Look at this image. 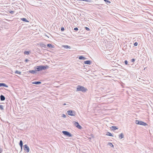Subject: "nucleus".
Listing matches in <instances>:
<instances>
[{
    "mask_svg": "<svg viewBox=\"0 0 153 153\" xmlns=\"http://www.w3.org/2000/svg\"><path fill=\"white\" fill-rule=\"evenodd\" d=\"M87 90V89L82 86L80 85L77 86L76 88V91H82L83 92H85Z\"/></svg>",
    "mask_w": 153,
    "mask_h": 153,
    "instance_id": "obj_2",
    "label": "nucleus"
},
{
    "mask_svg": "<svg viewBox=\"0 0 153 153\" xmlns=\"http://www.w3.org/2000/svg\"><path fill=\"white\" fill-rule=\"evenodd\" d=\"M74 30H75L77 31L78 30V28H77V27H75L74 28Z\"/></svg>",
    "mask_w": 153,
    "mask_h": 153,
    "instance_id": "obj_34",
    "label": "nucleus"
},
{
    "mask_svg": "<svg viewBox=\"0 0 153 153\" xmlns=\"http://www.w3.org/2000/svg\"><path fill=\"white\" fill-rule=\"evenodd\" d=\"M61 30L62 31H63L64 30V28L63 27H61Z\"/></svg>",
    "mask_w": 153,
    "mask_h": 153,
    "instance_id": "obj_28",
    "label": "nucleus"
},
{
    "mask_svg": "<svg viewBox=\"0 0 153 153\" xmlns=\"http://www.w3.org/2000/svg\"><path fill=\"white\" fill-rule=\"evenodd\" d=\"M119 138L121 139L123 138L124 137V135H123V133H121V134H120L119 135Z\"/></svg>",
    "mask_w": 153,
    "mask_h": 153,
    "instance_id": "obj_13",
    "label": "nucleus"
},
{
    "mask_svg": "<svg viewBox=\"0 0 153 153\" xmlns=\"http://www.w3.org/2000/svg\"><path fill=\"white\" fill-rule=\"evenodd\" d=\"M3 86L5 87H8V86L4 83H0V87Z\"/></svg>",
    "mask_w": 153,
    "mask_h": 153,
    "instance_id": "obj_10",
    "label": "nucleus"
},
{
    "mask_svg": "<svg viewBox=\"0 0 153 153\" xmlns=\"http://www.w3.org/2000/svg\"><path fill=\"white\" fill-rule=\"evenodd\" d=\"M33 84H36V85H39L41 83V82L39 81L38 82H34L32 83Z\"/></svg>",
    "mask_w": 153,
    "mask_h": 153,
    "instance_id": "obj_12",
    "label": "nucleus"
},
{
    "mask_svg": "<svg viewBox=\"0 0 153 153\" xmlns=\"http://www.w3.org/2000/svg\"><path fill=\"white\" fill-rule=\"evenodd\" d=\"M3 151V149L1 147H0V153H1Z\"/></svg>",
    "mask_w": 153,
    "mask_h": 153,
    "instance_id": "obj_33",
    "label": "nucleus"
},
{
    "mask_svg": "<svg viewBox=\"0 0 153 153\" xmlns=\"http://www.w3.org/2000/svg\"><path fill=\"white\" fill-rule=\"evenodd\" d=\"M30 52L29 51H25L24 52V54L26 55H28L29 53Z\"/></svg>",
    "mask_w": 153,
    "mask_h": 153,
    "instance_id": "obj_24",
    "label": "nucleus"
},
{
    "mask_svg": "<svg viewBox=\"0 0 153 153\" xmlns=\"http://www.w3.org/2000/svg\"><path fill=\"white\" fill-rule=\"evenodd\" d=\"M19 145L20 146V147H22V146H23V142L22 140H20V141Z\"/></svg>",
    "mask_w": 153,
    "mask_h": 153,
    "instance_id": "obj_19",
    "label": "nucleus"
},
{
    "mask_svg": "<svg viewBox=\"0 0 153 153\" xmlns=\"http://www.w3.org/2000/svg\"><path fill=\"white\" fill-rule=\"evenodd\" d=\"M124 63L126 65H127L128 64V61L127 60H125L124 61Z\"/></svg>",
    "mask_w": 153,
    "mask_h": 153,
    "instance_id": "obj_29",
    "label": "nucleus"
},
{
    "mask_svg": "<svg viewBox=\"0 0 153 153\" xmlns=\"http://www.w3.org/2000/svg\"><path fill=\"white\" fill-rule=\"evenodd\" d=\"M28 61V60L27 59H26L25 60V62H27Z\"/></svg>",
    "mask_w": 153,
    "mask_h": 153,
    "instance_id": "obj_36",
    "label": "nucleus"
},
{
    "mask_svg": "<svg viewBox=\"0 0 153 153\" xmlns=\"http://www.w3.org/2000/svg\"><path fill=\"white\" fill-rule=\"evenodd\" d=\"M62 46L65 48H66V49H67V48L70 49L71 48L70 46H68V45H63Z\"/></svg>",
    "mask_w": 153,
    "mask_h": 153,
    "instance_id": "obj_15",
    "label": "nucleus"
},
{
    "mask_svg": "<svg viewBox=\"0 0 153 153\" xmlns=\"http://www.w3.org/2000/svg\"><path fill=\"white\" fill-rule=\"evenodd\" d=\"M47 47H49V48H52L53 47H52V45L51 44H48L47 45Z\"/></svg>",
    "mask_w": 153,
    "mask_h": 153,
    "instance_id": "obj_25",
    "label": "nucleus"
},
{
    "mask_svg": "<svg viewBox=\"0 0 153 153\" xmlns=\"http://www.w3.org/2000/svg\"><path fill=\"white\" fill-rule=\"evenodd\" d=\"M79 59H83L85 60L86 59V58L83 56H81L79 57Z\"/></svg>",
    "mask_w": 153,
    "mask_h": 153,
    "instance_id": "obj_14",
    "label": "nucleus"
},
{
    "mask_svg": "<svg viewBox=\"0 0 153 153\" xmlns=\"http://www.w3.org/2000/svg\"><path fill=\"white\" fill-rule=\"evenodd\" d=\"M22 20L23 22H29V21L28 20H27L25 18H22L21 19Z\"/></svg>",
    "mask_w": 153,
    "mask_h": 153,
    "instance_id": "obj_17",
    "label": "nucleus"
},
{
    "mask_svg": "<svg viewBox=\"0 0 153 153\" xmlns=\"http://www.w3.org/2000/svg\"><path fill=\"white\" fill-rule=\"evenodd\" d=\"M137 45H138V43L137 42H136L134 44V46H137Z\"/></svg>",
    "mask_w": 153,
    "mask_h": 153,
    "instance_id": "obj_30",
    "label": "nucleus"
},
{
    "mask_svg": "<svg viewBox=\"0 0 153 153\" xmlns=\"http://www.w3.org/2000/svg\"><path fill=\"white\" fill-rule=\"evenodd\" d=\"M9 12L10 13H11L12 14H13L14 13V11H10Z\"/></svg>",
    "mask_w": 153,
    "mask_h": 153,
    "instance_id": "obj_32",
    "label": "nucleus"
},
{
    "mask_svg": "<svg viewBox=\"0 0 153 153\" xmlns=\"http://www.w3.org/2000/svg\"><path fill=\"white\" fill-rule=\"evenodd\" d=\"M85 29L88 31H89L90 30L89 28L88 27H85Z\"/></svg>",
    "mask_w": 153,
    "mask_h": 153,
    "instance_id": "obj_31",
    "label": "nucleus"
},
{
    "mask_svg": "<svg viewBox=\"0 0 153 153\" xmlns=\"http://www.w3.org/2000/svg\"><path fill=\"white\" fill-rule=\"evenodd\" d=\"M21 151H22V147H21Z\"/></svg>",
    "mask_w": 153,
    "mask_h": 153,
    "instance_id": "obj_37",
    "label": "nucleus"
},
{
    "mask_svg": "<svg viewBox=\"0 0 153 153\" xmlns=\"http://www.w3.org/2000/svg\"><path fill=\"white\" fill-rule=\"evenodd\" d=\"M36 71L35 70H29L28 72L32 74H34L36 73Z\"/></svg>",
    "mask_w": 153,
    "mask_h": 153,
    "instance_id": "obj_11",
    "label": "nucleus"
},
{
    "mask_svg": "<svg viewBox=\"0 0 153 153\" xmlns=\"http://www.w3.org/2000/svg\"><path fill=\"white\" fill-rule=\"evenodd\" d=\"M112 129L113 130H115L118 129V128L116 126H112Z\"/></svg>",
    "mask_w": 153,
    "mask_h": 153,
    "instance_id": "obj_20",
    "label": "nucleus"
},
{
    "mask_svg": "<svg viewBox=\"0 0 153 153\" xmlns=\"http://www.w3.org/2000/svg\"><path fill=\"white\" fill-rule=\"evenodd\" d=\"M15 74H21V72L20 71H17V70L16 71H15Z\"/></svg>",
    "mask_w": 153,
    "mask_h": 153,
    "instance_id": "obj_22",
    "label": "nucleus"
},
{
    "mask_svg": "<svg viewBox=\"0 0 153 153\" xmlns=\"http://www.w3.org/2000/svg\"><path fill=\"white\" fill-rule=\"evenodd\" d=\"M135 61V59H132L131 60V62L132 63H133Z\"/></svg>",
    "mask_w": 153,
    "mask_h": 153,
    "instance_id": "obj_27",
    "label": "nucleus"
},
{
    "mask_svg": "<svg viewBox=\"0 0 153 153\" xmlns=\"http://www.w3.org/2000/svg\"><path fill=\"white\" fill-rule=\"evenodd\" d=\"M48 66L47 65L44 66L41 65L35 67H34V69L36 71H39L45 70V69L48 68Z\"/></svg>",
    "mask_w": 153,
    "mask_h": 153,
    "instance_id": "obj_1",
    "label": "nucleus"
},
{
    "mask_svg": "<svg viewBox=\"0 0 153 153\" xmlns=\"http://www.w3.org/2000/svg\"><path fill=\"white\" fill-rule=\"evenodd\" d=\"M68 114L71 116H74L75 115V112L72 110H69L67 112Z\"/></svg>",
    "mask_w": 153,
    "mask_h": 153,
    "instance_id": "obj_5",
    "label": "nucleus"
},
{
    "mask_svg": "<svg viewBox=\"0 0 153 153\" xmlns=\"http://www.w3.org/2000/svg\"><path fill=\"white\" fill-rule=\"evenodd\" d=\"M0 98L1 101H4L5 100V97L2 95H1L0 96Z\"/></svg>",
    "mask_w": 153,
    "mask_h": 153,
    "instance_id": "obj_8",
    "label": "nucleus"
},
{
    "mask_svg": "<svg viewBox=\"0 0 153 153\" xmlns=\"http://www.w3.org/2000/svg\"><path fill=\"white\" fill-rule=\"evenodd\" d=\"M106 135H108V136H111V137H113V135H112V134L111 133L109 132H107V134H106Z\"/></svg>",
    "mask_w": 153,
    "mask_h": 153,
    "instance_id": "obj_16",
    "label": "nucleus"
},
{
    "mask_svg": "<svg viewBox=\"0 0 153 153\" xmlns=\"http://www.w3.org/2000/svg\"><path fill=\"white\" fill-rule=\"evenodd\" d=\"M0 109L1 110H4V109L3 105H0Z\"/></svg>",
    "mask_w": 153,
    "mask_h": 153,
    "instance_id": "obj_23",
    "label": "nucleus"
},
{
    "mask_svg": "<svg viewBox=\"0 0 153 153\" xmlns=\"http://www.w3.org/2000/svg\"><path fill=\"white\" fill-rule=\"evenodd\" d=\"M135 123L137 124L143 125L144 126H146L148 125L146 123H144L143 121H140L137 120H135Z\"/></svg>",
    "mask_w": 153,
    "mask_h": 153,
    "instance_id": "obj_3",
    "label": "nucleus"
},
{
    "mask_svg": "<svg viewBox=\"0 0 153 153\" xmlns=\"http://www.w3.org/2000/svg\"><path fill=\"white\" fill-rule=\"evenodd\" d=\"M62 117H65L66 115L64 114H63Z\"/></svg>",
    "mask_w": 153,
    "mask_h": 153,
    "instance_id": "obj_35",
    "label": "nucleus"
},
{
    "mask_svg": "<svg viewBox=\"0 0 153 153\" xmlns=\"http://www.w3.org/2000/svg\"><path fill=\"white\" fill-rule=\"evenodd\" d=\"M84 63L85 64L88 65H90L91 63V62L90 60H87L84 62Z\"/></svg>",
    "mask_w": 153,
    "mask_h": 153,
    "instance_id": "obj_9",
    "label": "nucleus"
},
{
    "mask_svg": "<svg viewBox=\"0 0 153 153\" xmlns=\"http://www.w3.org/2000/svg\"><path fill=\"white\" fill-rule=\"evenodd\" d=\"M62 133L64 135H66L69 137H71L72 136L71 134L68 131H62Z\"/></svg>",
    "mask_w": 153,
    "mask_h": 153,
    "instance_id": "obj_4",
    "label": "nucleus"
},
{
    "mask_svg": "<svg viewBox=\"0 0 153 153\" xmlns=\"http://www.w3.org/2000/svg\"><path fill=\"white\" fill-rule=\"evenodd\" d=\"M108 145L111 146V147H114V145H113V144L111 143H110V142H109L108 143Z\"/></svg>",
    "mask_w": 153,
    "mask_h": 153,
    "instance_id": "obj_21",
    "label": "nucleus"
},
{
    "mask_svg": "<svg viewBox=\"0 0 153 153\" xmlns=\"http://www.w3.org/2000/svg\"><path fill=\"white\" fill-rule=\"evenodd\" d=\"M77 1H84L88 2H91V0H77Z\"/></svg>",
    "mask_w": 153,
    "mask_h": 153,
    "instance_id": "obj_18",
    "label": "nucleus"
},
{
    "mask_svg": "<svg viewBox=\"0 0 153 153\" xmlns=\"http://www.w3.org/2000/svg\"><path fill=\"white\" fill-rule=\"evenodd\" d=\"M74 125L77 128L79 129H81L82 128V126H80L79 123L77 122H75L74 123Z\"/></svg>",
    "mask_w": 153,
    "mask_h": 153,
    "instance_id": "obj_7",
    "label": "nucleus"
},
{
    "mask_svg": "<svg viewBox=\"0 0 153 153\" xmlns=\"http://www.w3.org/2000/svg\"><path fill=\"white\" fill-rule=\"evenodd\" d=\"M24 149L27 153L30 150L28 146L27 145H25L24 146Z\"/></svg>",
    "mask_w": 153,
    "mask_h": 153,
    "instance_id": "obj_6",
    "label": "nucleus"
},
{
    "mask_svg": "<svg viewBox=\"0 0 153 153\" xmlns=\"http://www.w3.org/2000/svg\"><path fill=\"white\" fill-rule=\"evenodd\" d=\"M104 1H105V2L108 3H110L111 2L110 1L108 0H104Z\"/></svg>",
    "mask_w": 153,
    "mask_h": 153,
    "instance_id": "obj_26",
    "label": "nucleus"
}]
</instances>
